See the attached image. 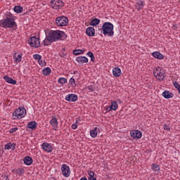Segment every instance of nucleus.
I'll list each match as a JSON object with an SVG mask.
<instances>
[{
	"label": "nucleus",
	"mask_w": 180,
	"mask_h": 180,
	"mask_svg": "<svg viewBox=\"0 0 180 180\" xmlns=\"http://www.w3.org/2000/svg\"><path fill=\"white\" fill-rule=\"evenodd\" d=\"M67 34L61 30H51L46 35V38L43 41L44 46H50L51 43H54L56 41H60V40H63V39H66Z\"/></svg>",
	"instance_id": "obj_1"
},
{
	"label": "nucleus",
	"mask_w": 180,
	"mask_h": 180,
	"mask_svg": "<svg viewBox=\"0 0 180 180\" xmlns=\"http://www.w3.org/2000/svg\"><path fill=\"white\" fill-rule=\"evenodd\" d=\"M0 26L4 29H13V30L18 29V25H16L15 18L13 16H8L6 19L1 20Z\"/></svg>",
	"instance_id": "obj_2"
},
{
	"label": "nucleus",
	"mask_w": 180,
	"mask_h": 180,
	"mask_svg": "<svg viewBox=\"0 0 180 180\" xmlns=\"http://www.w3.org/2000/svg\"><path fill=\"white\" fill-rule=\"evenodd\" d=\"M114 26L110 22H105L103 24L101 30L104 36H108V37H113L115 36V31H113Z\"/></svg>",
	"instance_id": "obj_3"
},
{
	"label": "nucleus",
	"mask_w": 180,
	"mask_h": 180,
	"mask_svg": "<svg viewBox=\"0 0 180 180\" xmlns=\"http://www.w3.org/2000/svg\"><path fill=\"white\" fill-rule=\"evenodd\" d=\"M153 75L158 81H164L165 79V70L161 67H156L153 70Z\"/></svg>",
	"instance_id": "obj_4"
},
{
	"label": "nucleus",
	"mask_w": 180,
	"mask_h": 180,
	"mask_svg": "<svg viewBox=\"0 0 180 180\" xmlns=\"http://www.w3.org/2000/svg\"><path fill=\"white\" fill-rule=\"evenodd\" d=\"M13 119L18 120V119H23L26 116V109L25 108H18L13 112Z\"/></svg>",
	"instance_id": "obj_5"
},
{
	"label": "nucleus",
	"mask_w": 180,
	"mask_h": 180,
	"mask_svg": "<svg viewBox=\"0 0 180 180\" xmlns=\"http://www.w3.org/2000/svg\"><path fill=\"white\" fill-rule=\"evenodd\" d=\"M56 25L60 27L67 26L68 25V18L66 16H60L56 18Z\"/></svg>",
	"instance_id": "obj_6"
},
{
	"label": "nucleus",
	"mask_w": 180,
	"mask_h": 180,
	"mask_svg": "<svg viewBox=\"0 0 180 180\" xmlns=\"http://www.w3.org/2000/svg\"><path fill=\"white\" fill-rule=\"evenodd\" d=\"M28 44L34 49H39L40 46V39L36 37H31L28 39Z\"/></svg>",
	"instance_id": "obj_7"
},
{
	"label": "nucleus",
	"mask_w": 180,
	"mask_h": 180,
	"mask_svg": "<svg viewBox=\"0 0 180 180\" xmlns=\"http://www.w3.org/2000/svg\"><path fill=\"white\" fill-rule=\"evenodd\" d=\"M60 170L62 172V175L65 176V178H68L71 175V170L70 169V166L65 164L61 165Z\"/></svg>",
	"instance_id": "obj_8"
},
{
	"label": "nucleus",
	"mask_w": 180,
	"mask_h": 180,
	"mask_svg": "<svg viewBox=\"0 0 180 180\" xmlns=\"http://www.w3.org/2000/svg\"><path fill=\"white\" fill-rule=\"evenodd\" d=\"M51 6L53 9H60L64 6V3L61 0H52L51 1Z\"/></svg>",
	"instance_id": "obj_9"
},
{
	"label": "nucleus",
	"mask_w": 180,
	"mask_h": 180,
	"mask_svg": "<svg viewBox=\"0 0 180 180\" xmlns=\"http://www.w3.org/2000/svg\"><path fill=\"white\" fill-rule=\"evenodd\" d=\"M119 108V105H117V102L116 101H113L111 102V105L106 107L105 110L107 112H112V110L116 111L117 109Z\"/></svg>",
	"instance_id": "obj_10"
},
{
	"label": "nucleus",
	"mask_w": 180,
	"mask_h": 180,
	"mask_svg": "<svg viewBox=\"0 0 180 180\" xmlns=\"http://www.w3.org/2000/svg\"><path fill=\"white\" fill-rule=\"evenodd\" d=\"M131 137L136 139H141L143 137V133L139 130H132L130 131Z\"/></svg>",
	"instance_id": "obj_11"
},
{
	"label": "nucleus",
	"mask_w": 180,
	"mask_h": 180,
	"mask_svg": "<svg viewBox=\"0 0 180 180\" xmlns=\"http://www.w3.org/2000/svg\"><path fill=\"white\" fill-rule=\"evenodd\" d=\"M41 147L44 151L46 153H53V146L49 143H44Z\"/></svg>",
	"instance_id": "obj_12"
},
{
	"label": "nucleus",
	"mask_w": 180,
	"mask_h": 180,
	"mask_svg": "<svg viewBox=\"0 0 180 180\" xmlns=\"http://www.w3.org/2000/svg\"><path fill=\"white\" fill-rule=\"evenodd\" d=\"M65 101H68V102H77L78 101V96L76 94H68L65 96Z\"/></svg>",
	"instance_id": "obj_13"
},
{
	"label": "nucleus",
	"mask_w": 180,
	"mask_h": 180,
	"mask_svg": "<svg viewBox=\"0 0 180 180\" xmlns=\"http://www.w3.org/2000/svg\"><path fill=\"white\" fill-rule=\"evenodd\" d=\"M86 34L89 37H94L95 36V28L94 27H89L86 30Z\"/></svg>",
	"instance_id": "obj_14"
},
{
	"label": "nucleus",
	"mask_w": 180,
	"mask_h": 180,
	"mask_svg": "<svg viewBox=\"0 0 180 180\" xmlns=\"http://www.w3.org/2000/svg\"><path fill=\"white\" fill-rule=\"evenodd\" d=\"M76 61L79 63V64H86L89 61L88 58L85 57V56H78L76 58Z\"/></svg>",
	"instance_id": "obj_15"
},
{
	"label": "nucleus",
	"mask_w": 180,
	"mask_h": 180,
	"mask_svg": "<svg viewBox=\"0 0 180 180\" xmlns=\"http://www.w3.org/2000/svg\"><path fill=\"white\" fill-rule=\"evenodd\" d=\"M112 75L116 77H119L122 75V70L120 68L115 67L112 69Z\"/></svg>",
	"instance_id": "obj_16"
},
{
	"label": "nucleus",
	"mask_w": 180,
	"mask_h": 180,
	"mask_svg": "<svg viewBox=\"0 0 180 180\" xmlns=\"http://www.w3.org/2000/svg\"><path fill=\"white\" fill-rule=\"evenodd\" d=\"M50 124L53 127L54 130H57L58 129V121H57V118L53 117L51 121Z\"/></svg>",
	"instance_id": "obj_17"
},
{
	"label": "nucleus",
	"mask_w": 180,
	"mask_h": 180,
	"mask_svg": "<svg viewBox=\"0 0 180 180\" xmlns=\"http://www.w3.org/2000/svg\"><path fill=\"white\" fill-rule=\"evenodd\" d=\"M162 96L164 97L165 99H171L174 96V94L169 92V91H165L162 94Z\"/></svg>",
	"instance_id": "obj_18"
},
{
	"label": "nucleus",
	"mask_w": 180,
	"mask_h": 180,
	"mask_svg": "<svg viewBox=\"0 0 180 180\" xmlns=\"http://www.w3.org/2000/svg\"><path fill=\"white\" fill-rule=\"evenodd\" d=\"M13 60L15 64H18V63H20L22 61V53H15L13 54Z\"/></svg>",
	"instance_id": "obj_19"
},
{
	"label": "nucleus",
	"mask_w": 180,
	"mask_h": 180,
	"mask_svg": "<svg viewBox=\"0 0 180 180\" xmlns=\"http://www.w3.org/2000/svg\"><path fill=\"white\" fill-rule=\"evenodd\" d=\"M4 79L6 81V82H8V84H11V85H16V80H14L9 76H4Z\"/></svg>",
	"instance_id": "obj_20"
},
{
	"label": "nucleus",
	"mask_w": 180,
	"mask_h": 180,
	"mask_svg": "<svg viewBox=\"0 0 180 180\" xmlns=\"http://www.w3.org/2000/svg\"><path fill=\"white\" fill-rule=\"evenodd\" d=\"M153 57L154 58H157L158 60H163L164 59V55L162 53L158 52V51H155L152 53Z\"/></svg>",
	"instance_id": "obj_21"
},
{
	"label": "nucleus",
	"mask_w": 180,
	"mask_h": 180,
	"mask_svg": "<svg viewBox=\"0 0 180 180\" xmlns=\"http://www.w3.org/2000/svg\"><path fill=\"white\" fill-rule=\"evenodd\" d=\"M23 162L25 165H32L33 164V159L30 156H27L24 158Z\"/></svg>",
	"instance_id": "obj_22"
},
{
	"label": "nucleus",
	"mask_w": 180,
	"mask_h": 180,
	"mask_svg": "<svg viewBox=\"0 0 180 180\" xmlns=\"http://www.w3.org/2000/svg\"><path fill=\"white\" fill-rule=\"evenodd\" d=\"M37 128V122L36 121H31L27 124V129H31V130H34Z\"/></svg>",
	"instance_id": "obj_23"
},
{
	"label": "nucleus",
	"mask_w": 180,
	"mask_h": 180,
	"mask_svg": "<svg viewBox=\"0 0 180 180\" xmlns=\"http://www.w3.org/2000/svg\"><path fill=\"white\" fill-rule=\"evenodd\" d=\"M16 147V144L13 143H8L4 146V149L5 150H15Z\"/></svg>",
	"instance_id": "obj_24"
},
{
	"label": "nucleus",
	"mask_w": 180,
	"mask_h": 180,
	"mask_svg": "<svg viewBox=\"0 0 180 180\" xmlns=\"http://www.w3.org/2000/svg\"><path fill=\"white\" fill-rule=\"evenodd\" d=\"M42 74L43 75H45V77L50 75L51 74V68L49 67L44 68L42 70Z\"/></svg>",
	"instance_id": "obj_25"
},
{
	"label": "nucleus",
	"mask_w": 180,
	"mask_h": 180,
	"mask_svg": "<svg viewBox=\"0 0 180 180\" xmlns=\"http://www.w3.org/2000/svg\"><path fill=\"white\" fill-rule=\"evenodd\" d=\"M11 172L16 174V175H22V174H25V169H23L22 168H19L17 169H13L11 170Z\"/></svg>",
	"instance_id": "obj_26"
},
{
	"label": "nucleus",
	"mask_w": 180,
	"mask_h": 180,
	"mask_svg": "<svg viewBox=\"0 0 180 180\" xmlns=\"http://www.w3.org/2000/svg\"><path fill=\"white\" fill-rule=\"evenodd\" d=\"M90 136L93 139H95L98 136V127H95L94 129L90 131Z\"/></svg>",
	"instance_id": "obj_27"
},
{
	"label": "nucleus",
	"mask_w": 180,
	"mask_h": 180,
	"mask_svg": "<svg viewBox=\"0 0 180 180\" xmlns=\"http://www.w3.org/2000/svg\"><path fill=\"white\" fill-rule=\"evenodd\" d=\"M101 23V20L98 18H94L90 22V26H98Z\"/></svg>",
	"instance_id": "obj_28"
},
{
	"label": "nucleus",
	"mask_w": 180,
	"mask_h": 180,
	"mask_svg": "<svg viewBox=\"0 0 180 180\" xmlns=\"http://www.w3.org/2000/svg\"><path fill=\"white\" fill-rule=\"evenodd\" d=\"M135 6L138 11H140L144 8V2L139 1L136 4Z\"/></svg>",
	"instance_id": "obj_29"
},
{
	"label": "nucleus",
	"mask_w": 180,
	"mask_h": 180,
	"mask_svg": "<svg viewBox=\"0 0 180 180\" xmlns=\"http://www.w3.org/2000/svg\"><path fill=\"white\" fill-rule=\"evenodd\" d=\"M13 10L15 13H22V12H23V7L20 6H14Z\"/></svg>",
	"instance_id": "obj_30"
},
{
	"label": "nucleus",
	"mask_w": 180,
	"mask_h": 180,
	"mask_svg": "<svg viewBox=\"0 0 180 180\" xmlns=\"http://www.w3.org/2000/svg\"><path fill=\"white\" fill-rule=\"evenodd\" d=\"M84 53H85V51L82 49H76L73 51V54L75 56H79V54H84Z\"/></svg>",
	"instance_id": "obj_31"
},
{
	"label": "nucleus",
	"mask_w": 180,
	"mask_h": 180,
	"mask_svg": "<svg viewBox=\"0 0 180 180\" xmlns=\"http://www.w3.org/2000/svg\"><path fill=\"white\" fill-rule=\"evenodd\" d=\"M58 84H60V85H64V84H67V79L65 77H60L58 80Z\"/></svg>",
	"instance_id": "obj_32"
},
{
	"label": "nucleus",
	"mask_w": 180,
	"mask_h": 180,
	"mask_svg": "<svg viewBox=\"0 0 180 180\" xmlns=\"http://www.w3.org/2000/svg\"><path fill=\"white\" fill-rule=\"evenodd\" d=\"M38 64L40 65V67H46L47 65V63H46V60L41 58L38 60Z\"/></svg>",
	"instance_id": "obj_33"
},
{
	"label": "nucleus",
	"mask_w": 180,
	"mask_h": 180,
	"mask_svg": "<svg viewBox=\"0 0 180 180\" xmlns=\"http://www.w3.org/2000/svg\"><path fill=\"white\" fill-rule=\"evenodd\" d=\"M32 57H33L34 60L39 62L40 60V59L41 58V55L36 53V54H34L32 56Z\"/></svg>",
	"instance_id": "obj_34"
},
{
	"label": "nucleus",
	"mask_w": 180,
	"mask_h": 180,
	"mask_svg": "<svg viewBox=\"0 0 180 180\" xmlns=\"http://www.w3.org/2000/svg\"><path fill=\"white\" fill-rule=\"evenodd\" d=\"M151 169L155 172L160 171V166H158L157 164H153Z\"/></svg>",
	"instance_id": "obj_35"
},
{
	"label": "nucleus",
	"mask_w": 180,
	"mask_h": 180,
	"mask_svg": "<svg viewBox=\"0 0 180 180\" xmlns=\"http://www.w3.org/2000/svg\"><path fill=\"white\" fill-rule=\"evenodd\" d=\"M72 130H77L78 129V120H76L75 123L72 124Z\"/></svg>",
	"instance_id": "obj_36"
},
{
	"label": "nucleus",
	"mask_w": 180,
	"mask_h": 180,
	"mask_svg": "<svg viewBox=\"0 0 180 180\" xmlns=\"http://www.w3.org/2000/svg\"><path fill=\"white\" fill-rule=\"evenodd\" d=\"M86 90L89 92H94L95 91V89L94 88V86L89 85L86 87Z\"/></svg>",
	"instance_id": "obj_37"
},
{
	"label": "nucleus",
	"mask_w": 180,
	"mask_h": 180,
	"mask_svg": "<svg viewBox=\"0 0 180 180\" xmlns=\"http://www.w3.org/2000/svg\"><path fill=\"white\" fill-rule=\"evenodd\" d=\"M69 83H70L72 86L75 85V79H74V77L70 78V80H69Z\"/></svg>",
	"instance_id": "obj_38"
},
{
	"label": "nucleus",
	"mask_w": 180,
	"mask_h": 180,
	"mask_svg": "<svg viewBox=\"0 0 180 180\" xmlns=\"http://www.w3.org/2000/svg\"><path fill=\"white\" fill-rule=\"evenodd\" d=\"M88 174L89 175V178H92V177L95 176V172H94V171H92V170H89L88 172Z\"/></svg>",
	"instance_id": "obj_39"
},
{
	"label": "nucleus",
	"mask_w": 180,
	"mask_h": 180,
	"mask_svg": "<svg viewBox=\"0 0 180 180\" xmlns=\"http://www.w3.org/2000/svg\"><path fill=\"white\" fill-rule=\"evenodd\" d=\"M18 127H13L10 129L9 133H15V131H18Z\"/></svg>",
	"instance_id": "obj_40"
},
{
	"label": "nucleus",
	"mask_w": 180,
	"mask_h": 180,
	"mask_svg": "<svg viewBox=\"0 0 180 180\" xmlns=\"http://www.w3.org/2000/svg\"><path fill=\"white\" fill-rule=\"evenodd\" d=\"M174 88H176V89L178 90L180 88V84L177 82H174Z\"/></svg>",
	"instance_id": "obj_41"
},
{
	"label": "nucleus",
	"mask_w": 180,
	"mask_h": 180,
	"mask_svg": "<svg viewBox=\"0 0 180 180\" xmlns=\"http://www.w3.org/2000/svg\"><path fill=\"white\" fill-rule=\"evenodd\" d=\"M164 130H167V131H169V130H171V128L169 127V125L165 124L164 125Z\"/></svg>",
	"instance_id": "obj_42"
},
{
	"label": "nucleus",
	"mask_w": 180,
	"mask_h": 180,
	"mask_svg": "<svg viewBox=\"0 0 180 180\" xmlns=\"http://www.w3.org/2000/svg\"><path fill=\"white\" fill-rule=\"evenodd\" d=\"M86 56H88V57H90V58H91V57L94 56V53H92V52H88V53H86Z\"/></svg>",
	"instance_id": "obj_43"
},
{
	"label": "nucleus",
	"mask_w": 180,
	"mask_h": 180,
	"mask_svg": "<svg viewBox=\"0 0 180 180\" xmlns=\"http://www.w3.org/2000/svg\"><path fill=\"white\" fill-rule=\"evenodd\" d=\"M91 58V61H92L94 63V61H95V56L93 55L92 57L90 58Z\"/></svg>",
	"instance_id": "obj_44"
},
{
	"label": "nucleus",
	"mask_w": 180,
	"mask_h": 180,
	"mask_svg": "<svg viewBox=\"0 0 180 180\" xmlns=\"http://www.w3.org/2000/svg\"><path fill=\"white\" fill-rule=\"evenodd\" d=\"M89 180H96V178L95 176H94V177H89Z\"/></svg>",
	"instance_id": "obj_45"
},
{
	"label": "nucleus",
	"mask_w": 180,
	"mask_h": 180,
	"mask_svg": "<svg viewBox=\"0 0 180 180\" xmlns=\"http://www.w3.org/2000/svg\"><path fill=\"white\" fill-rule=\"evenodd\" d=\"M4 179L5 180H9V176H8V175H5L4 176Z\"/></svg>",
	"instance_id": "obj_46"
}]
</instances>
